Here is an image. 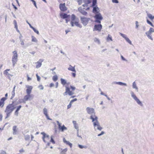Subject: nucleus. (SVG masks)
<instances>
[{"mask_svg":"<svg viewBox=\"0 0 154 154\" xmlns=\"http://www.w3.org/2000/svg\"><path fill=\"white\" fill-rule=\"evenodd\" d=\"M121 57L122 60L124 61H127V60L126 59H125L122 55H121Z\"/></svg>","mask_w":154,"mask_h":154,"instance_id":"nucleus-51","label":"nucleus"},{"mask_svg":"<svg viewBox=\"0 0 154 154\" xmlns=\"http://www.w3.org/2000/svg\"><path fill=\"white\" fill-rule=\"evenodd\" d=\"M78 10L80 12L84 15H86L87 14V12L83 10L82 8L81 7L79 8Z\"/></svg>","mask_w":154,"mask_h":154,"instance_id":"nucleus-24","label":"nucleus"},{"mask_svg":"<svg viewBox=\"0 0 154 154\" xmlns=\"http://www.w3.org/2000/svg\"><path fill=\"white\" fill-rule=\"evenodd\" d=\"M130 94L131 97L133 99L136 101L137 103L140 106H142L143 105L142 102L137 97L134 93L133 91H131Z\"/></svg>","mask_w":154,"mask_h":154,"instance_id":"nucleus-6","label":"nucleus"},{"mask_svg":"<svg viewBox=\"0 0 154 154\" xmlns=\"http://www.w3.org/2000/svg\"><path fill=\"white\" fill-rule=\"evenodd\" d=\"M16 108V107L14 105L13 102L12 104H9L6 107V109L5 111L7 116L5 118L6 119L9 117L12 111Z\"/></svg>","mask_w":154,"mask_h":154,"instance_id":"nucleus-2","label":"nucleus"},{"mask_svg":"<svg viewBox=\"0 0 154 154\" xmlns=\"http://www.w3.org/2000/svg\"><path fill=\"white\" fill-rule=\"evenodd\" d=\"M77 2L79 5H81L82 2V0H77Z\"/></svg>","mask_w":154,"mask_h":154,"instance_id":"nucleus-56","label":"nucleus"},{"mask_svg":"<svg viewBox=\"0 0 154 154\" xmlns=\"http://www.w3.org/2000/svg\"><path fill=\"white\" fill-rule=\"evenodd\" d=\"M12 96L11 98V99H12V98L14 97L15 96V91H13L12 92Z\"/></svg>","mask_w":154,"mask_h":154,"instance_id":"nucleus-44","label":"nucleus"},{"mask_svg":"<svg viewBox=\"0 0 154 154\" xmlns=\"http://www.w3.org/2000/svg\"><path fill=\"white\" fill-rule=\"evenodd\" d=\"M60 15L61 18L66 19V23H67L68 21H69L70 15H68L67 14L61 12L60 14Z\"/></svg>","mask_w":154,"mask_h":154,"instance_id":"nucleus-8","label":"nucleus"},{"mask_svg":"<svg viewBox=\"0 0 154 154\" xmlns=\"http://www.w3.org/2000/svg\"><path fill=\"white\" fill-rule=\"evenodd\" d=\"M26 87L27 88V89L26 90V92L27 94H30L33 88L32 86L26 85Z\"/></svg>","mask_w":154,"mask_h":154,"instance_id":"nucleus-17","label":"nucleus"},{"mask_svg":"<svg viewBox=\"0 0 154 154\" xmlns=\"http://www.w3.org/2000/svg\"><path fill=\"white\" fill-rule=\"evenodd\" d=\"M94 17L96 19L95 22L99 23H100L101 20H102L103 18L101 14L100 13L96 14Z\"/></svg>","mask_w":154,"mask_h":154,"instance_id":"nucleus-9","label":"nucleus"},{"mask_svg":"<svg viewBox=\"0 0 154 154\" xmlns=\"http://www.w3.org/2000/svg\"><path fill=\"white\" fill-rule=\"evenodd\" d=\"M147 16L151 20H152L154 19V15H153L151 14H148Z\"/></svg>","mask_w":154,"mask_h":154,"instance_id":"nucleus-30","label":"nucleus"},{"mask_svg":"<svg viewBox=\"0 0 154 154\" xmlns=\"http://www.w3.org/2000/svg\"><path fill=\"white\" fill-rule=\"evenodd\" d=\"M112 85H124L126 86L127 85L126 84L124 83L121 82H113L112 83Z\"/></svg>","mask_w":154,"mask_h":154,"instance_id":"nucleus-23","label":"nucleus"},{"mask_svg":"<svg viewBox=\"0 0 154 154\" xmlns=\"http://www.w3.org/2000/svg\"><path fill=\"white\" fill-rule=\"evenodd\" d=\"M69 94V96L72 95L74 94V93L70 91L69 88L67 87H66V91L63 93L64 96L66 95L67 94Z\"/></svg>","mask_w":154,"mask_h":154,"instance_id":"nucleus-13","label":"nucleus"},{"mask_svg":"<svg viewBox=\"0 0 154 154\" xmlns=\"http://www.w3.org/2000/svg\"><path fill=\"white\" fill-rule=\"evenodd\" d=\"M87 113L91 115L90 119H91V117L94 118L97 117L95 115V112L94 108L90 107H87L86 109Z\"/></svg>","mask_w":154,"mask_h":154,"instance_id":"nucleus-4","label":"nucleus"},{"mask_svg":"<svg viewBox=\"0 0 154 154\" xmlns=\"http://www.w3.org/2000/svg\"><path fill=\"white\" fill-rule=\"evenodd\" d=\"M43 61V60L40 59L36 63H35L36 67H39L41 66L42 63Z\"/></svg>","mask_w":154,"mask_h":154,"instance_id":"nucleus-21","label":"nucleus"},{"mask_svg":"<svg viewBox=\"0 0 154 154\" xmlns=\"http://www.w3.org/2000/svg\"><path fill=\"white\" fill-rule=\"evenodd\" d=\"M105 134V133L104 131H101V133L100 134H99L98 135H97V136L99 137V136H101V135H103V134Z\"/></svg>","mask_w":154,"mask_h":154,"instance_id":"nucleus-50","label":"nucleus"},{"mask_svg":"<svg viewBox=\"0 0 154 154\" xmlns=\"http://www.w3.org/2000/svg\"><path fill=\"white\" fill-rule=\"evenodd\" d=\"M7 98L5 97H3L0 100V103L3 104V105H4V102L5 100H6Z\"/></svg>","mask_w":154,"mask_h":154,"instance_id":"nucleus-35","label":"nucleus"},{"mask_svg":"<svg viewBox=\"0 0 154 154\" xmlns=\"http://www.w3.org/2000/svg\"><path fill=\"white\" fill-rule=\"evenodd\" d=\"M72 103H70V102L69 104L67 106V109H69L71 107Z\"/></svg>","mask_w":154,"mask_h":154,"instance_id":"nucleus-58","label":"nucleus"},{"mask_svg":"<svg viewBox=\"0 0 154 154\" xmlns=\"http://www.w3.org/2000/svg\"><path fill=\"white\" fill-rule=\"evenodd\" d=\"M67 150V148H65L64 149H63L61 152V153L62 154H65L64 152H66Z\"/></svg>","mask_w":154,"mask_h":154,"instance_id":"nucleus-46","label":"nucleus"},{"mask_svg":"<svg viewBox=\"0 0 154 154\" xmlns=\"http://www.w3.org/2000/svg\"><path fill=\"white\" fill-rule=\"evenodd\" d=\"M53 80L54 81L56 82L58 78L57 75H54L53 77Z\"/></svg>","mask_w":154,"mask_h":154,"instance_id":"nucleus-40","label":"nucleus"},{"mask_svg":"<svg viewBox=\"0 0 154 154\" xmlns=\"http://www.w3.org/2000/svg\"><path fill=\"white\" fill-rule=\"evenodd\" d=\"M154 32V29L150 27L149 30L145 32V34L147 37L151 40H153V38L152 37V34Z\"/></svg>","mask_w":154,"mask_h":154,"instance_id":"nucleus-7","label":"nucleus"},{"mask_svg":"<svg viewBox=\"0 0 154 154\" xmlns=\"http://www.w3.org/2000/svg\"><path fill=\"white\" fill-rule=\"evenodd\" d=\"M112 2L113 3L118 4L119 2L118 0H112Z\"/></svg>","mask_w":154,"mask_h":154,"instance_id":"nucleus-49","label":"nucleus"},{"mask_svg":"<svg viewBox=\"0 0 154 154\" xmlns=\"http://www.w3.org/2000/svg\"><path fill=\"white\" fill-rule=\"evenodd\" d=\"M77 100L76 98H75L70 101V103H72L76 101Z\"/></svg>","mask_w":154,"mask_h":154,"instance_id":"nucleus-55","label":"nucleus"},{"mask_svg":"<svg viewBox=\"0 0 154 154\" xmlns=\"http://www.w3.org/2000/svg\"><path fill=\"white\" fill-rule=\"evenodd\" d=\"M36 76L37 78V80L38 81H39L40 80V77L37 74L36 75Z\"/></svg>","mask_w":154,"mask_h":154,"instance_id":"nucleus-53","label":"nucleus"},{"mask_svg":"<svg viewBox=\"0 0 154 154\" xmlns=\"http://www.w3.org/2000/svg\"><path fill=\"white\" fill-rule=\"evenodd\" d=\"M98 119L97 117H95L94 118H93L92 117H91L94 130L96 131L98 130L101 131L103 129V128L101 126L100 123L98 121Z\"/></svg>","mask_w":154,"mask_h":154,"instance_id":"nucleus-1","label":"nucleus"},{"mask_svg":"<svg viewBox=\"0 0 154 154\" xmlns=\"http://www.w3.org/2000/svg\"><path fill=\"white\" fill-rule=\"evenodd\" d=\"M53 136H51V140L50 141L51 142H52L53 144H54L55 143V141L54 140H53Z\"/></svg>","mask_w":154,"mask_h":154,"instance_id":"nucleus-48","label":"nucleus"},{"mask_svg":"<svg viewBox=\"0 0 154 154\" xmlns=\"http://www.w3.org/2000/svg\"><path fill=\"white\" fill-rule=\"evenodd\" d=\"M54 86V84L53 83H51L50 84V87H52Z\"/></svg>","mask_w":154,"mask_h":154,"instance_id":"nucleus-62","label":"nucleus"},{"mask_svg":"<svg viewBox=\"0 0 154 154\" xmlns=\"http://www.w3.org/2000/svg\"><path fill=\"white\" fill-rule=\"evenodd\" d=\"M7 98L5 97H3L0 100V103L3 104V105H4V102L5 100H6Z\"/></svg>","mask_w":154,"mask_h":154,"instance_id":"nucleus-34","label":"nucleus"},{"mask_svg":"<svg viewBox=\"0 0 154 154\" xmlns=\"http://www.w3.org/2000/svg\"><path fill=\"white\" fill-rule=\"evenodd\" d=\"M70 87H71V88L72 89L73 91L75 89V87H73L72 86H71Z\"/></svg>","mask_w":154,"mask_h":154,"instance_id":"nucleus-61","label":"nucleus"},{"mask_svg":"<svg viewBox=\"0 0 154 154\" xmlns=\"http://www.w3.org/2000/svg\"><path fill=\"white\" fill-rule=\"evenodd\" d=\"M34 31V32L36 33L37 34L39 35V32L38 30L37 29H36L35 28L33 27L32 29Z\"/></svg>","mask_w":154,"mask_h":154,"instance_id":"nucleus-41","label":"nucleus"},{"mask_svg":"<svg viewBox=\"0 0 154 154\" xmlns=\"http://www.w3.org/2000/svg\"><path fill=\"white\" fill-rule=\"evenodd\" d=\"M78 146L81 149L83 148L87 149L88 147L86 146H83L80 144H79Z\"/></svg>","mask_w":154,"mask_h":154,"instance_id":"nucleus-36","label":"nucleus"},{"mask_svg":"<svg viewBox=\"0 0 154 154\" xmlns=\"http://www.w3.org/2000/svg\"><path fill=\"white\" fill-rule=\"evenodd\" d=\"M135 23L136 25L135 28L136 29H138L139 26V22L136 21L135 22Z\"/></svg>","mask_w":154,"mask_h":154,"instance_id":"nucleus-43","label":"nucleus"},{"mask_svg":"<svg viewBox=\"0 0 154 154\" xmlns=\"http://www.w3.org/2000/svg\"><path fill=\"white\" fill-rule=\"evenodd\" d=\"M24 137L26 141L30 139V137L29 135H24Z\"/></svg>","mask_w":154,"mask_h":154,"instance_id":"nucleus-37","label":"nucleus"},{"mask_svg":"<svg viewBox=\"0 0 154 154\" xmlns=\"http://www.w3.org/2000/svg\"><path fill=\"white\" fill-rule=\"evenodd\" d=\"M16 128H17L16 126H14L13 127V134L14 135H15L16 134L17 132V130Z\"/></svg>","mask_w":154,"mask_h":154,"instance_id":"nucleus-32","label":"nucleus"},{"mask_svg":"<svg viewBox=\"0 0 154 154\" xmlns=\"http://www.w3.org/2000/svg\"><path fill=\"white\" fill-rule=\"evenodd\" d=\"M35 52L34 51H32V52H30V53L34 55L35 53Z\"/></svg>","mask_w":154,"mask_h":154,"instance_id":"nucleus-63","label":"nucleus"},{"mask_svg":"<svg viewBox=\"0 0 154 154\" xmlns=\"http://www.w3.org/2000/svg\"><path fill=\"white\" fill-rule=\"evenodd\" d=\"M19 151L20 152V153L24 152H25V150L23 149V148H22L21 149H20Z\"/></svg>","mask_w":154,"mask_h":154,"instance_id":"nucleus-54","label":"nucleus"},{"mask_svg":"<svg viewBox=\"0 0 154 154\" xmlns=\"http://www.w3.org/2000/svg\"><path fill=\"white\" fill-rule=\"evenodd\" d=\"M106 41L108 42H109L110 41H112L113 40L112 37L110 34H108L106 38Z\"/></svg>","mask_w":154,"mask_h":154,"instance_id":"nucleus-27","label":"nucleus"},{"mask_svg":"<svg viewBox=\"0 0 154 154\" xmlns=\"http://www.w3.org/2000/svg\"><path fill=\"white\" fill-rule=\"evenodd\" d=\"M20 41V44L22 45H24L23 40H21Z\"/></svg>","mask_w":154,"mask_h":154,"instance_id":"nucleus-52","label":"nucleus"},{"mask_svg":"<svg viewBox=\"0 0 154 154\" xmlns=\"http://www.w3.org/2000/svg\"><path fill=\"white\" fill-rule=\"evenodd\" d=\"M120 35L128 43L131 45H132L131 41L130 40L129 38L127 36V35L122 34V33H120Z\"/></svg>","mask_w":154,"mask_h":154,"instance_id":"nucleus-12","label":"nucleus"},{"mask_svg":"<svg viewBox=\"0 0 154 154\" xmlns=\"http://www.w3.org/2000/svg\"><path fill=\"white\" fill-rule=\"evenodd\" d=\"M102 28V26L101 24L95 25L94 27L93 31H98L99 32L100 31Z\"/></svg>","mask_w":154,"mask_h":154,"instance_id":"nucleus-16","label":"nucleus"},{"mask_svg":"<svg viewBox=\"0 0 154 154\" xmlns=\"http://www.w3.org/2000/svg\"><path fill=\"white\" fill-rule=\"evenodd\" d=\"M21 107L22 106L21 105H20L17 107V109L14 112V115L16 116H18L19 114L18 111L21 108Z\"/></svg>","mask_w":154,"mask_h":154,"instance_id":"nucleus-25","label":"nucleus"},{"mask_svg":"<svg viewBox=\"0 0 154 154\" xmlns=\"http://www.w3.org/2000/svg\"><path fill=\"white\" fill-rule=\"evenodd\" d=\"M60 80L61 83L62 85H64L66 83V81L65 79L62 78H61Z\"/></svg>","mask_w":154,"mask_h":154,"instance_id":"nucleus-38","label":"nucleus"},{"mask_svg":"<svg viewBox=\"0 0 154 154\" xmlns=\"http://www.w3.org/2000/svg\"><path fill=\"white\" fill-rule=\"evenodd\" d=\"M41 134L43 135V137H42V139L43 140V141L45 143H46L47 141L45 139H49V136L48 135H46L45 133L42 132L41 133Z\"/></svg>","mask_w":154,"mask_h":154,"instance_id":"nucleus-22","label":"nucleus"},{"mask_svg":"<svg viewBox=\"0 0 154 154\" xmlns=\"http://www.w3.org/2000/svg\"><path fill=\"white\" fill-rule=\"evenodd\" d=\"M12 69H8L4 72V74L5 75L8 76V78L10 80L11 78L10 76H13V75L12 74Z\"/></svg>","mask_w":154,"mask_h":154,"instance_id":"nucleus-10","label":"nucleus"},{"mask_svg":"<svg viewBox=\"0 0 154 154\" xmlns=\"http://www.w3.org/2000/svg\"><path fill=\"white\" fill-rule=\"evenodd\" d=\"M97 3V0H93V3L92 6H96L95 5Z\"/></svg>","mask_w":154,"mask_h":154,"instance_id":"nucleus-42","label":"nucleus"},{"mask_svg":"<svg viewBox=\"0 0 154 154\" xmlns=\"http://www.w3.org/2000/svg\"><path fill=\"white\" fill-rule=\"evenodd\" d=\"M43 112L44 114L46 117L47 119L49 120H51L52 119H50L48 116V110L46 108H44L43 109Z\"/></svg>","mask_w":154,"mask_h":154,"instance_id":"nucleus-18","label":"nucleus"},{"mask_svg":"<svg viewBox=\"0 0 154 154\" xmlns=\"http://www.w3.org/2000/svg\"><path fill=\"white\" fill-rule=\"evenodd\" d=\"M38 88H40V90H42L43 89L44 87L42 85H40L38 86Z\"/></svg>","mask_w":154,"mask_h":154,"instance_id":"nucleus-57","label":"nucleus"},{"mask_svg":"<svg viewBox=\"0 0 154 154\" xmlns=\"http://www.w3.org/2000/svg\"><path fill=\"white\" fill-rule=\"evenodd\" d=\"M83 2L85 3L83 5L84 7L87 6V5L91 2L89 0H83Z\"/></svg>","mask_w":154,"mask_h":154,"instance_id":"nucleus-29","label":"nucleus"},{"mask_svg":"<svg viewBox=\"0 0 154 154\" xmlns=\"http://www.w3.org/2000/svg\"><path fill=\"white\" fill-rule=\"evenodd\" d=\"M79 20L76 18L74 14L71 15V24L72 26H73L74 25L79 28H82V25L79 23Z\"/></svg>","mask_w":154,"mask_h":154,"instance_id":"nucleus-3","label":"nucleus"},{"mask_svg":"<svg viewBox=\"0 0 154 154\" xmlns=\"http://www.w3.org/2000/svg\"><path fill=\"white\" fill-rule=\"evenodd\" d=\"M73 123L74 125V127L75 128V129L77 130H79V127L77 126L76 122V121H74L72 122Z\"/></svg>","mask_w":154,"mask_h":154,"instance_id":"nucleus-33","label":"nucleus"},{"mask_svg":"<svg viewBox=\"0 0 154 154\" xmlns=\"http://www.w3.org/2000/svg\"><path fill=\"white\" fill-rule=\"evenodd\" d=\"M132 87L133 89H134L137 92H138V88L137 87L136 83L135 82H134L133 83Z\"/></svg>","mask_w":154,"mask_h":154,"instance_id":"nucleus-26","label":"nucleus"},{"mask_svg":"<svg viewBox=\"0 0 154 154\" xmlns=\"http://www.w3.org/2000/svg\"><path fill=\"white\" fill-rule=\"evenodd\" d=\"M94 42L97 43L98 45H100V40L99 38H95L94 39Z\"/></svg>","mask_w":154,"mask_h":154,"instance_id":"nucleus-31","label":"nucleus"},{"mask_svg":"<svg viewBox=\"0 0 154 154\" xmlns=\"http://www.w3.org/2000/svg\"><path fill=\"white\" fill-rule=\"evenodd\" d=\"M57 122L58 126L59 129L61 131L63 132L64 130H67V128L64 125H63L62 126H61V124L58 121H57Z\"/></svg>","mask_w":154,"mask_h":154,"instance_id":"nucleus-15","label":"nucleus"},{"mask_svg":"<svg viewBox=\"0 0 154 154\" xmlns=\"http://www.w3.org/2000/svg\"><path fill=\"white\" fill-rule=\"evenodd\" d=\"M146 22L148 24L150 25L152 27L154 26V25H153L152 23L150 21H149V20L148 19H147L146 20Z\"/></svg>","mask_w":154,"mask_h":154,"instance_id":"nucleus-39","label":"nucleus"},{"mask_svg":"<svg viewBox=\"0 0 154 154\" xmlns=\"http://www.w3.org/2000/svg\"><path fill=\"white\" fill-rule=\"evenodd\" d=\"M99 9L97 6L93 7V12L95 14H97L99 13Z\"/></svg>","mask_w":154,"mask_h":154,"instance_id":"nucleus-20","label":"nucleus"},{"mask_svg":"<svg viewBox=\"0 0 154 154\" xmlns=\"http://www.w3.org/2000/svg\"><path fill=\"white\" fill-rule=\"evenodd\" d=\"M33 98V97L32 95H31L30 94H27V95H25L24 97L23 102L24 103H26V101H27L28 100H31Z\"/></svg>","mask_w":154,"mask_h":154,"instance_id":"nucleus-14","label":"nucleus"},{"mask_svg":"<svg viewBox=\"0 0 154 154\" xmlns=\"http://www.w3.org/2000/svg\"><path fill=\"white\" fill-rule=\"evenodd\" d=\"M27 80L28 81H29V80H31V78H30L28 76V75H27Z\"/></svg>","mask_w":154,"mask_h":154,"instance_id":"nucleus-60","label":"nucleus"},{"mask_svg":"<svg viewBox=\"0 0 154 154\" xmlns=\"http://www.w3.org/2000/svg\"><path fill=\"white\" fill-rule=\"evenodd\" d=\"M90 20V19L89 18H87L85 17H83L81 18V22L84 26H86L88 24Z\"/></svg>","mask_w":154,"mask_h":154,"instance_id":"nucleus-11","label":"nucleus"},{"mask_svg":"<svg viewBox=\"0 0 154 154\" xmlns=\"http://www.w3.org/2000/svg\"><path fill=\"white\" fill-rule=\"evenodd\" d=\"M60 10L63 11H64L67 10V8L65 6V4H60L59 6Z\"/></svg>","mask_w":154,"mask_h":154,"instance_id":"nucleus-19","label":"nucleus"},{"mask_svg":"<svg viewBox=\"0 0 154 154\" xmlns=\"http://www.w3.org/2000/svg\"><path fill=\"white\" fill-rule=\"evenodd\" d=\"M31 37V41L32 42L35 43H37L38 42V40L33 35H32Z\"/></svg>","mask_w":154,"mask_h":154,"instance_id":"nucleus-28","label":"nucleus"},{"mask_svg":"<svg viewBox=\"0 0 154 154\" xmlns=\"http://www.w3.org/2000/svg\"><path fill=\"white\" fill-rule=\"evenodd\" d=\"M68 69L69 70L75 72V68H68Z\"/></svg>","mask_w":154,"mask_h":154,"instance_id":"nucleus-47","label":"nucleus"},{"mask_svg":"<svg viewBox=\"0 0 154 154\" xmlns=\"http://www.w3.org/2000/svg\"><path fill=\"white\" fill-rule=\"evenodd\" d=\"M65 143L69 145L71 148L72 147V144L70 143L69 141H67Z\"/></svg>","mask_w":154,"mask_h":154,"instance_id":"nucleus-45","label":"nucleus"},{"mask_svg":"<svg viewBox=\"0 0 154 154\" xmlns=\"http://www.w3.org/2000/svg\"><path fill=\"white\" fill-rule=\"evenodd\" d=\"M75 72H73V73H72V76L74 77H75Z\"/></svg>","mask_w":154,"mask_h":154,"instance_id":"nucleus-64","label":"nucleus"},{"mask_svg":"<svg viewBox=\"0 0 154 154\" xmlns=\"http://www.w3.org/2000/svg\"><path fill=\"white\" fill-rule=\"evenodd\" d=\"M23 38V36L21 35V34H20V35L19 36V38L20 40V41L21 40H23L22 38Z\"/></svg>","mask_w":154,"mask_h":154,"instance_id":"nucleus-59","label":"nucleus"},{"mask_svg":"<svg viewBox=\"0 0 154 154\" xmlns=\"http://www.w3.org/2000/svg\"><path fill=\"white\" fill-rule=\"evenodd\" d=\"M18 54L16 51H14L12 52V61L13 66L16 64L18 60Z\"/></svg>","mask_w":154,"mask_h":154,"instance_id":"nucleus-5","label":"nucleus"}]
</instances>
